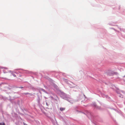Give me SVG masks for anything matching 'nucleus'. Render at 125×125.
I'll list each match as a JSON object with an SVG mask.
<instances>
[{
    "instance_id": "1",
    "label": "nucleus",
    "mask_w": 125,
    "mask_h": 125,
    "mask_svg": "<svg viewBox=\"0 0 125 125\" xmlns=\"http://www.w3.org/2000/svg\"><path fill=\"white\" fill-rule=\"evenodd\" d=\"M15 73H16L17 75L18 76V74L15 72H12V73H11V74L14 77H16V75L15 74Z\"/></svg>"
},
{
    "instance_id": "2",
    "label": "nucleus",
    "mask_w": 125,
    "mask_h": 125,
    "mask_svg": "<svg viewBox=\"0 0 125 125\" xmlns=\"http://www.w3.org/2000/svg\"><path fill=\"white\" fill-rule=\"evenodd\" d=\"M60 110L61 111H62L65 110V108H60Z\"/></svg>"
},
{
    "instance_id": "3",
    "label": "nucleus",
    "mask_w": 125,
    "mask_h": 125,
    "mask_svg": "<svg viewBox=\"0 0 125 125\" xmlns=\"http://www.w3.org/2000/svg\"><path fill=\"white\" fill-rule=\"evenodd\" d=\"M0 125H5L4 123H0Z\"/></svg>"
},
{
    "instance_id": "4",
    "label": "nucleus",
    "mask_w": 125,
    "mask_h": 125,
    "mask_svg": "<svg viewBox=\"0 0 125 125\" xmlns=\"http://www.w3.org/2000/svg\"><path fill=\"white\" fill-rule=\"evenodd\" d=\"M30 94L29 93H25V94L26 95L27 94Z\"/></svg>"
},
{
    "instance_id": "5",
    "label": "nucleus",
    "mask_w": 125,
    "mask_h": 125,
    "mask_svg": "<svg viewBox=\"0 0 125 125\" xmlns=\"http://www.w3.org/2000/svg\"><path fill=\"white\" fill-rule=\"evenodd\" d=\"M42 90L43 91H44V90L43 89H42Z\"/></svg>"
},
{
    "instance_id": "6",
    "label": "nucleus",
    "mask_w": 125,
    "mask_h": 125,
    "mask_svg": "<svg viewBox=\"0 0 125 125\" xmlns=\"http://www.w3.org/2000/svg\"><path fill=\"white\" fill-rule=\"evenodd\" d=\"M21 75H19V77H21Z\"/></svg>"
},
{
    "instance_id": "7",
    "label": "nucleus",
    "mask_w": 125,
    "mask_h": 125,
    "mask_svg": "<svg viewBox=\"0 0 125 125\" xmlns=\"http://www.w3.org/2000/svg\"><path fill=\"white\" fill-rule=\"evenodd\" d=\"M21 88H23V87H21Z\"/></svg>"
}]
</instances>
